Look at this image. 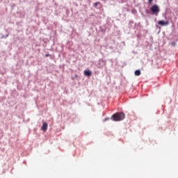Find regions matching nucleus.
I'll use <instances>...</instances> for the list:
<instances>
[{
	"instance_id": "6",
	"label": "nucleus",
	"mask_w": 178,
	"mask_h": 178,
	"mask_svg": "<svg viewBox=\"0 0 178 178\" xmlns=\"http://www.w3.org/2000/svg\"><path fill=\"white\" fill-rule=\"evenodd\" d=\"M141 74V71L137 70L135 71V76H140Z\"/></svg>"
},
{
	"instance_id": "8",
	"label": "nucleus",
	"mask_w": 178,
	"mask_h": 178,
	"mask_svg": "<svg viewBox=\"0 0 178 178\" xmlns=\"http://www.w3.org/2000/svg\"><path fill=\"white\" fill-rule=\"evenodd\" d=\"M152 1L154 0H149L148 3H152Z\"/></svg>"
},
{
	"instance_id": "5",
	"label": "nucleus",
	"mask_w": 178,
	"mask_h": 178,
	"mask_svg": "<svg viewBox=\"0 0 178 178\" xmlns=\"http://www.w3.org/2000/svg\"><path fill=\"white\" fill-rule=\"evenodd\" d=\"M83 74H85V76H91V74H92V72H91V71H90V70H85V71L83 72Z\"/></svg>"
},
{
	"instance_id": "7",
	"label": "nucleus",
	"mask_w": 178,
	"mask_h": 178,
	"mask_svg": "<svg viewBox=\"0 0 178 178\" xmlns=\"http://www.w3.org/2000/svg\"><path fill=\"white\" fill-rule=\"evenodd\" d=\"M93 5H94L95 8H97V6H98V5H99V2H96Z\"/></svg>"
},
{
	"instance_id": "9",
	"label": "nucleus",
	"mask_w": 178,
	"mask_h": 178,
	"mask_svg": "<svg viewBox=\"0 0 178 178\" xmlns=\"http://www.w3.org/2000/svg\"><path fill=\"white\" fill-rule=\"evenodd\" d=\"M48 56H49V54H45L46 58H48Z\"/></svg>"
},
{
	"instance_id": "2",
	"label": "nucleus",
	"mask_w": 178,
	"mask_h": 178,
	"mask_svg": "<svg viewBox=\"0 0 178 178\" xmlns=\"http://www.w3.org/2000/svg\"><path fill=\"white\" fill-rule=\"evenodd\" d=\"M161 9L159 8V6L158 5H154L151 8V11L153 13V15H156V16L159 14Z\"/></svg>"
},
{
	"instance_id": "4",
	"label": "nucleus",
	"mask_w": 178,
	"mask_h": 178,
	"mask_svg": "<svg viewBox=\"0 0 178 178\" xmlns=\"http://www.w3.org/2000/svg\"><path fill=\"white\" fill-rule=\"evenodd\" d=\"M47 129H48V123L43 122L42 126V130H43V131H47Z\"/></svg>"
},
{
	"instance_id": "3",
	"label": "nucleus",
	"mask_w": 178,
	"mask_h": 178,
	"mask_svg": "<svg viewBox=\"0 0 178 178\" xmlns=\"http://www.w3.org/2000/svg\"><path fill=\"white\" fill-rule=\"evenodd\" d=\"M158 24H159L160 26H168V24H169V22L161 20L158 22Z\"/></svg>"
},
{
	"instance_id": "1",
	"label": "nucleus",
	"mask_w": 178,
	"mask_h": 178,
	"mask_svg": "<svg viewBox=\"0 0 178 178\" xmlns=\"http://www.w3.org/2000/svg\"><path fill=\"white\" fill-rule=\"evenodd\" d=\"M124 114L123 113H116L113 114L112 116V120L114 122H120V120H123L124 119Z\"/></svg>"
}]
</instances>
